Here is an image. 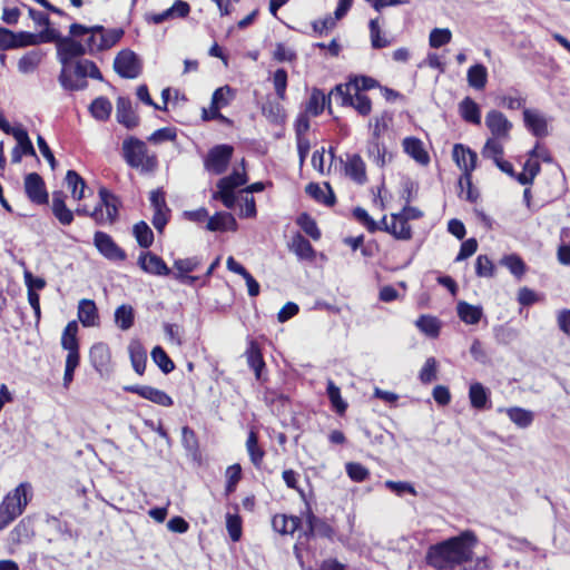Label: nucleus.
Listing matches in <instances>:
<instances>
[{
	"instance_id": "obj_1",
	"label": "nucleus",
	"mask_w": 570,
	"mask_h": 570,
	"mask_svg": "<svg viewBox=\"0 0 570 570\" xmlns=\"http://www.w3.org/2000/svg\"><path fill=\"white\" fill-rule=\"evenodd\" d=\"M478 538L465 530L439 543L430 546V567L439 570L452 569L472 559Z\"/></svg>"
},
{
	"instance_id": "obj_2",
	"label": "nucleus",
	"mask_w": 570,
	"mask_h": 570,
	"mask_svg": "<svg viewBox=\"0 0 570 570\" xmlns=\"http://www.w3.org/2000/svg\"><path fill=\"white\" fill-rule=\"evenodd\" d=\"M122 157L128 166L141 168L144 173L154 171L158 165L156 156L147 154L146 144L132 136L122 141Z\"/></svg>"
},
{
	"instance_id": "obj_3",
	"label": "nucleus",
	"mask_w": 570,
	"mask_h": 570,
	"mask_svg": "<svg viewBox=\"0 0 570 570\" xmlns=\"http://www.w3.org/2000/svg\"><path fill=\"white\" fill-rule=\"evenodd\" d=\"M330 100H335L343 107H353L361 116H368L372 110L371 99L362 94L355 92L346 85H336L328 95Z\"/></svg>"
},
{
	"instance_id": "obj_4",
	"label": "nucleus",
	"mask_w": 570,
	"mask_h": 570,
	"mask_svg": "<svg viewBox=\"0 0 570 570\" xmlns=\"http://www.w3.org/2000/svg\"><path fill=\"white\" fill-rule=\"evenodd\" d=\"M234 148L230 145H217L209 149L205 160V169L215 175L226 171L232 159Z\"/></svg>"
},
{
	"instance_id": "obj_5",
	"label": "nucleus",
	"mask_w": 570,
	"mask_h": 570,
	"mask_svg": "<svg viewBox=\"0 0 570 570\" xmlns=\"http://www.w3.org/2000/svg\"><path fill=\"white\" fill-rule=\"evenodd\" d=\"M114 69L121 78L135 79L141 72V63L134 51L125 49L116 56Z\"/></svg>"
},
{
	"instance_id": "obj_6",
	"label": "nucleus",
	"mask_w": 570,
	"mask_h": 570,
	"mask_svg": "<svg viewBox=\"0 0 570 570\" xmlns=\"http://www.w3.org/2000/svg\"><path fill=\"white\" fill-rule=\"evenodd\" d=\"M30 490L31 485L29 483H20L13 491L6 495L0 507L11 512V515L18 518L29 502Z\"/></svg>"
},
{
	"instance_id": "obj_7",
	"label": "nucleus",
	"mask_w": 570,
	"mask_h": 570,
	"mask_svg": "<svg viewBox=\"0 0 570 570\" xmlns=\"http://www.w3.org/2000/svg\"><path fill=\"white\" fill-rule=\"evenodd\" d=\"M94 245L97 250L107 259L112 262H122L127 255L122 248H120L112 237L105 232H96L94 235Z\"/></svg>"
},
{
	"instance_id": "obj_8",
	"label": "nucleus",
	"mask_w": 570,
	"mask_h": 570,
	"mask_svg": "<svg viewBox=\"0 0 570 570\" xmlns=\"http://www.w3.org/2000/svg\"><path fill=\"white\" fill-rule=\"evenodd\" d=\"M24 193L28 199L36 205H47L49 202L45 180L38 173L24 176Z\"/></svg>"
},
{
	"instance_id": "obj_9",
	"label": "nucleus",
	"mask_w": 570,
	"mask_h": 570,
	"mask_svg": "<svg viewBox=\"0 0 570 570\" xmlns=\"http://www.w3.org/2000/svg\"><path fill=\"white\" fill-rule=\"evenodd\" d=\"M485 126L492 134L491 138L508 139L512 122L499 110L492 109L485 116Z\"/></svg>"
},
{
	"instance_id": "obj_10",
	"label": "nucleus",
	"mask_w": 570,
	"mask_h": 570,
	"mask_svg": "<svg viewBox=\"0 0 570 570\" xmlns=\"http://www.w3.org/2000/svg\"><path fill=\"white\" fill-rule=\"evenodd\" d=\"M86 52V46L73 40L71 37H63L57 46V56L62 68H70L69 62L73 58L83 56Z\"/></svg>"
},
{
	"instance_id": "obj_11",
	"label": "nucleus",
	"mask_w": 570,
	"mask_h": 570,
	"mask_svg": "<svg viewBox=\"0 0 570 570\" xmlns=\"http://www.w3.org/2000/svg\"><path fill=\"white\" fill-rule=\"evenodd\" d=\"M452 155L459 168L462 169L464 180H469L470 174H472L476 167L478 154L462 144H455Z\"/></svg>"
},
{
	"instance_id": "obj_12",
	"label": "nucleus",
	"mask_w": 570,
	"mask_h": 570,
	"mask_svg": "<svg viewBox=\"0 0 570 570\" xmlns=\"http://www.w3.org/2000/svg\"><path fill=\"white\" fill-rule=\"evenodd\" d=\"M124 390L165 407L174 404L173 399L166 392L149 385H127Z\"/></svg>"
},
{
	"instance_id": "obj_13",
	"label": "nucleus",
	"mask_w": 570,
	"mask_h": 570,
	"mask_svg": "<svg viewBox=\"0 0 570 570\" xmlns=\"http://www.w3.org/2000/svg\"><path fill=\"white\" fill-rule=\"evenodd\" d=\"M306 523L307 530L304 532V535L307 539L312 537H320L328 540L334 539V528L325 519L316 517L311 510L307 512Z\"/></svg>"
},
{
	"instance_id": "obj_14",
	"label": "nucleus",
	"mask_w": 570,
	"mask_h": 570,
	"mask_svg": "<svg viewBox=\"0 0 570 570\" xmlns=\"http://www.w3.org/2000/svg\"><path fill=\"white\" fill-rule=\"evenodd\" d=\"M138 265L147 274L157 276H168L170 274V268L165 261L151 252H141L138 257Z\"/></svg>"
},
{
	"instance_id": "obj_15",
	"label": "nucleus",
	"mask_w": 570,
	"mask_h": 570,
	"mask_svg": "<svg viewBox=\"0 0 570 570\" xmlns=\"http://www.w3.org/2000/svg\"><path fill=\"white\" fill-rule=\"evenodd\" d=\"M523 122L525 128L538 138L548 135V124L546 118L537 110L529 108L523 109Z\"/></svg>"
},
{
	"instance_id": "obj_16",
	"label": "nucleus",
	"mask_w": 570,
	"mask_h": 570,
	"mask_svg": "<svg viewBox=\"0 0 570 570\" xmlns=\"http://www.w3.org/2000/svg\"><path fill=\"white\" fill-rule=\"evenodd\" d=\"M116 107V118L119 124L124 125L127 129L138 126L139 117L132 110L131 101L128 97H119Z\"/></svg>"
},
{
	"instance_id": "obj_17",
	"label": "nucleus",
	"mask_w": 570,
	"mask_h": 570,
	"mask_svg": "<svg viewBox=\"0 0 570 570\" xmlns=\"http://www.w3.org/2000/svg\"><path fill=\"white\" fill-rule=\"evenodd\" d=\"M66 198V194L61 190L53 191L52 194V214L63 226L70 225L73 222L75 216V213L67 207Z\"/></svg>"
},
{
	"instance_id": "obj_18",
	"label": "nucleus",
	"mask_w": 570,
	"mask_h": 570,
	"mask_svg": "<svg viewBox=\"0 0 570 570\" xmlns=\"http://www.w3.org/2000/svg\"><path fill=\"white\" fill-rule=\"evenodd\" d=\"M89 357L91 365L100 375L108 372L111 356L110 350L106 343H96L92 345Z\"/></svg>"
},
{
	"instance_id": "obj_19",
	"label": "nucleus",
	"mask_w": 570,
	"mask_h": 570,
	"mask_svg": "<svg viewBox=\"0 0 570 570\" xmlns=\"http://www.w3.org/2000/svg\"><path fill=\"white\" fill-rule=\"evenodd\" d=\"M490 390L480 382H474L469 389V399L471 406L478 411H484L491 407Z\"/></svg>"
},
{
	"instance_id": "obj_20",
	"label": "nucleus",
	"mask_w": 570,
	"mask_h": 570,
	"mask_svg": "<svg viewBox=\"0 0 570 570\" xmlns=\"http://www.w3.org/2000/svg\"><path fill=\"white\" fill-rule=\"evenodd\" d=\"M459 114L465 122L475 126L481 125V108L470 96L464 97L460 101Z\"/></svg>"
},
{
	"instance_id": "obj_21",
	"label": "nucleus",
	"mask_w": 570,
	"mask_h": 570,
	"mask_svg": "<svg viewBox=\"0 0 570 570\" xmlns=\"http://www.w3.org/2000/svg\"><path fill=\"white\" fill-rule=\"evenodd\" d=\"M206 229L209 232L236 230L237 222L228 212H219L207 220Z\"/></svg>"
},
{
	"instance_id": "obj_22",
	"label": "nucleus",
	"mask_w": 570,
	"mask_h": 570,
	"mask_svg": "<svg viewBox=\"0 0 570 570\" xmlns=\"http://www.w3.org/2000/svg\"><path fill=\"white\" fill-rule=\"evenodd\" d=\"M456 313L459 318L465 324L476 325L483 316V308L480 305H472L465 301H460L456 304Z\"/></svg>"
},
{
	"instance_id": "obj_23",
	"label": "nucleus",
	"mask_w": 570,
	"mask_h": 570,
	"mask_svg": "<svg viewBox=\"0 0 570 570\" xmlns=\"http://www.w3.org/2000/svg\"><path fill=\"white\" fill-rule=\"evenodd\" d=\"M100 205L106 208V219L109 224L116 222L120 202L118 197L106 188L99 189Z\"/></svg>"
},
{
	"instance_id": "obj_24",
	"label": "nucleus",
	"mask_w": 570,
	"mask_h": 570,
	"mask_svg": "<svg viewBox=\"0 0 570 570\" xmlns=\"http://www.w3.org/2000/svg\"><path fill=\"white\" fill-rule=\"evenodd\" d=\"M466 80L471 88L475 90H483L488 82V69L481 63L472 65L466 72Z\"/></svg>"
},
{
	"instance_id": "obj_25",
	"label": "nucleus",
	"mask_w": 570,
	"mask_h": 570,
	"mask_svg": "<svg viewBox=\"0 0 570 570\" xmlns=\"http://www.w3.org/2000/svg\"><path fill=\"white\" fill-rule=\"evenodd\" d=\"M404 151L421 165H428V151L423 147L422 140L415 137H406L403 140Z\"/></svg>"
},
{
	"instance_id": "obj_26",
	"label": "nucleus",
	"mask_w": 570,
	"mask_h": 570,
	"mask_svg": "<svg viewBox=\"0 0 570 570\" xmlns=\"http://www.w3.org/2000/svg\"><path fill=\"white\" fill-rule=\"evenodd\" d=\"M78 318L86 327L97 324L98 311L94 301L83 298L79 302Z\"/></svg>"
},
{
	"instance_id": "obj_27",
	"label": "nucleus",
	"mask_w": 570,
	"mask_h": 570,
	"mask_svg": "<svg viewBox=\"0 0 570 570\" xmlns=\"http://www.w3.org/2000/svg\"><path fill=\"white\" fill-rule=\"evenodd\" d=\"M128 352L134 371L137 374L142 375L147 363L146 350L139 342L134 341L129 344Z\"/></svg>"
},
{
	"instance_id": "obj_28",
	"label": "nucleus",
	"mask_w": 570,
	"mask_h": 570,
	"mask_svg": "<svg viewBox=\"0 0 570 570\" xmlns=\"http://www.w3.org/2000/svg\"><path fill=\"white\" fill-rule=\"evenodd\" d=\"M298 517H287L286 514H277L273 518V529L282 534H293L301 527Z\"/></svg>"
},
{
	"instance_id": "obj_29",
	"label": "nucleus",
	"mask_w": 570,
	"mask_h": 570,
	"mask_svg": "<svg viewBox=\"0 0 570 570\" xmlns=\"http://www.w3.org/2000/svg\"><path fill=\"white\" fill-rule=\"evenodd\" d=\"M331 102L332 100L328 99V96L326 97L322 90L315 88L311 94L306 106V111L309 115L316 117L323 112L325 106L327 105L328 111L332 112Z\"/></svg>"
},
{
	"instance_id": "obj_30",
	"label": "nucleus",
	"mask_w": 570,
	"mask_h": 570,
	"mask_svg": "<svg viewBox=\"0 0 570 570\" xmlns=\"http://www.w3.org/2000/svg\"><path fill=\"white\" fill-rule=\"evenodd\" d=\"M345 173L357 184H363L366 180L365 164L360 155L354 154L348 157L345 165Z\"/></svg>"
},
{
	"instance_id": "obj_31",
	"label": "nucleus",
	"mask_w": 570,
	"mask_h": 570,
	"mask_svg": "<svg viewBox=\"0 0 570 570\" xmlns=\"http://www.w3.org/2000/svg\"><path fill=\"white\" fill-rule=\"evenodd\" d=\"M58 81L68 91L85 90L88 87L86 78L75 77L70 68H61Z\"/></svg>"
},
{
	"instance_id": "obj_32",
	"label": "nucleus",
	"mask_w": 570,
	"mask_h": 570,
	"mask_svg": "<svg viewBox=\"0 0 570 570\" xmlns=\"http://www.w3.org/2000/svg\"><path fill=\"white\" fill-rule=\"evenodd\" d=\"M289 249L294 252L299 259H313L315 256V250L309 240L299 233L293 236Z\"/></svg>"
},
{
	"instance_id": "obj_33",
	"label": "nucleus",
	"mask_w": 570,
	"mask_h": 570,
	"mask_svg": "<svg viewBox=\"0 0 570 570\" xmlns=\"http://www.w3.org/2000/svg\"><path fill=\"white\" fill-rule=\"evenodd\" d=\"M386 232L399 239H409L411 237L410 225L401 214H393L390 225H386Z\"/></svg>"
},
{
	"instance_id": "obj_34",
	"label": "nucleus",
	"mask_w": 570,
	"mask_h": 570,
	"mask_svg": "<svg viewBox=\"0 0 570 570\" xmlns=\"http://www.w3.org/2000/svg\"><path fill=\"white\" fill-rule=\"evenodd\" d=\"M77 78H87L102 81L104 77L97 65L88 59L78 60L75 65L73 71H71Z\"/></svg>"
},
{
	"instance_id": "obj_35",
	"label": "nucleus",
	"mask_w": 570,
	"mask_h": 570,
	"mask_svg": "<svg viewBox=\"0 0 570 570\" xmlns=\"http://www.w3.org/2000/svg\"><path fill=\"white\" fill-rule=\"evenodd\" d=\"M246 450L248 452L253 465L256 469H261L263 459L265 456V451L258 445L257 433L253 430H250L248 433V438L246 441Z\"/></svg>"
},
{
	"instance_id": "obj_36",
	"label": "nucleus",
	"mask_w": 570,
	"mask_h": 570,
	"mask_svg": "<svg viewBox=\"0 0 570 570\" xmlns=\"http://www.w3.org/2000/svg\"><path fill=\"white\" fill-rule=\"evenodd\" d=\"M325 187L327 189V195H325V191L316 183H309L306 186L305 191L307 195H309L315 200L323 203L326 206H333L336 202L334 191L328 183H325Z\"/></svg>"
},
{
	"instance_id": "obj_37",
	"label": "nucleus",
	"mask_w": 570,
	"mask_h": 570,
	"mask_svg": "<svg viewBox=\"0 0 570 570\" xmlns=\"http://www.w3.org/2000/svg\"><path fill=\"white\" fill-rule=\"evenodd\" d=\"M507 414L509 419L520 429L529 428L534 420V414L532 411L519 406L507 409Z\"/></svg>"
},
{
	"instance_id": "obj_38",
	"label": "nucleus",
	"mask_w": 570,
	"mask_h": 570,
	"mask_svg": "<svg viewBox=\"0 0 570 570\" xmlns=\"http://www.w3.org/2000/svg\"><path fill=\"white\" fill-rule=\"evenodd\" d=\"M246 356H247V363H248L249 367L254 371L256 379L261 380L262 371L265 367V362H264L263 355L261 353V350L256 343L250 342V344L246 351Z\"/></svg>"
},
{
	"instance_id": "obj_39",
	"label": "nucleus",
	"mask_w": 570,
	"mask_h": 570,
	"mask_svg": "<svg viewBox=\"0 0 570 570\" xmlns=\"http://www.w3.org/2000/svg\"><path fill=\"white\" fill-rule=\"evenodd\" d=\"M9 135L13 136V138L17 140L16 147L19 148L24 156H37L35 147L29 138L28 131L24 128H22L21 126L14 127V129Z\"/></svg>"
},
{
	"instance_id": "obj_40",
	"label": "nucleus",
	"mask_w": 570,
	"mask_h": 570,
	"mask_svg": "<svg viewBox=\"0 0 570 570\" xmlns=\"http://www.w3.org/2000/svg\"><path fill=\"white\" fill-rule=\"evenodd\" d=\"M43 53L40 50H30L18 61V70L21 73L33 72L41 62Z\"/></svg>"
},
{
	"instance_id": "obj_41",
	"label": "nucleus",
	"mask_w": 570,
	"mask_h": 570,
	"mask_svg": "<svg viewBox=\"0 0 570 570\" xmlns=\"http://www.w3.org/2000/svg\"><path fill=\"white\" fill-rule=\"evenodd\" d=\"M66 183L68 187L71 189L72 198L76 200H81L85 198V188L86 181L75 170H68L66 175Z\"/></svg>"
},
{
	"instance_id": "obj_42",
	"label": "nucleus",
	"mask_w": 570,
	"mask_h": 570,
	"mask_svg": "<svg viewBox=\"0 0 570 570\" xmlns=\"http://www.w3.org/2000/svg\"><path fill=\"white\" fill-rule=\"evenodd\" d=\"M132 234L142 248H149L154 242V233L146 222L140 220L132 227Z\"/></svg>"
},
{
	"instance_id": "obj_43",
	"label": "nucleus",
	"mask_w": 570,
	"mask_h": 570,
	"mask_svg": "<svg viewBox=\"0 0 570 570\" xmlns=\"http://www.w3.org/2000/svg\"><path fill=\"white\" fill-rule=\"evenodd\" d=\"M89 110L94 118L104 121L110 117L112 106L107 98L98 97L90 104Z\"/></svg>"
},
{
	"instance_id": "obj_44",
	"label": "nucleus",
	"mask_w": 570,
	"mask_h": 570,
	"mask_svg": "<svg viewBox=\"0 0 570 570\" xmlns=\"http://www.w3.org/2000/svg\"><path fill=\"white\" fill-rule=\"evenodd\" d=\"M500 264L505 266L511 272V274L518 278L523 276L527 269L525 263L517 254L504 255L501 258Z\"/></svg>"
},
{
	"instance_id": "obj_45",
	"label": "nucleus",
	"mask_w": 570,
	"mask_h": 570,
	"mask_svg": "<svg viewBox=\"0 0 570 570\" xmlns=\"http://www.w3.org/2000/svg\"><path fill=\"white\" fill-rule=\"evenodd\" d=\"M115 321L122 331L129 330L135 321L134 308L130 305H120L115 311Z\"/></svg>"
},
{
	"instance_id": "obj_46",
	"label": "nucleus",
	"mask_w": 570,
	"mask_h": 570,
	"mask_svg": "<svg viewBox=\"0 0 570 570\" xmlns=\"http://www.w3.org/2000/svg\"><path fill=\"white\" fill-rule=\"evenodd\" d=\"M150 355L153 361L156 363V365L161 370L164 374H169L175 370L174 362L170 360V357L167 355V353L161 346H155Z\"/></svg>"
},
{
	"instance_id": "obj_47",
	"label": "nucleus",
	"mask_w": 570,
	"mask_h": 570,
	"mask_svg": "<svg viewBox=\"0 0 570 570\" xmlns=\"http://www.w3.org/2000/svg\"><path fill=\"white\" fill-rule=\"evenodd\" d=\"M247 183L246 173H239L234 170L230 175L220 178L217 181L218 189H230L234 190L237 187H240Z\"/></svg>"
},
{
	"instance_id": "obj_48",
	"label": "nucleus",
	"mask_w": 570,
	"mask_h": 570,
	"mask_svg": "<svg viewBox=\"0 0 570 570\" xmlns=\"http://www.w3.org/2000/svg\"><path fill=\"white\" fill-rule=\"evenodd\" d=\"M499 140L500 139L488 138L481 151L484 158L493 160L494 164L501 160L504 154L503 146Z\"/></svg>"
},
{
	"instance_id": "obj_49",
	"label": "nucleus",
	"mask_w": 570,
	"mask_h": 570,
	"mask_svg": "<svg viewBox=\"0 0 570 570\" xmlns=\"http://www.w3.org/2000/svg\"><path fill=\"white\" fill-rule=\"evenodd\" d=\"M384 487L400 498H405L407 494L416 497L417 492L413 484L406 481H392L384 482Z\"/></svg>"
},
{
	"instance_id": "obj_50",
	"label": "nucleus",
	"mask_w": 570,
	"mask_h": 570,
	"mask_svg": "<svg viewBox=\"0 0 570 570\" xmlns=\"http://www.w3.org/2000/svg\"><path fill=\"white\" fill-rule=\"evenodd\" d=\"M326 392L336 413L340 415L344 414L347 409V403L341 397L340 387L336 386L333 381H328Z\"/></svg>"
},
{
	"instance_id": "obj_51",
	"label": "nucleus",
	"mask_w": 570,
	"mask_h": 570,
	"mask_svg": "<svg viewBox=\"0 0 570 570\" xmlns=\"http://www.w3.org/2000/svg\"><path fill=\"white\" fill-rule=\"evenodd\" d=\"M296 223L312 239L318 240L321 238V232L316 222L307 213H302L297 217Z\"/></svg>"
},
{
	"instance_id": "obj_52",
	"label": "nucleus",
	"mask_w": 570,
	"mask_h": 570,
	"mask_svg": "<svg viewBox=\"0 0 570 570\" xmlns=\"http://www.w3.org/2000/svg\"><path fill=\"white\" fill-rule=\"evenodd\" d=\"M495 274V265L488 255H479L475 259V275L491 278Z\"/></svg>"
},
{
	"instance_id": "obj_53",
	"label": "nucleus",
	"mask_w": 570,
	"mask_h": 570,
	"mask_svg": "<svg viewBox=\"0 0 570 570\" xmlns=\"http://www.w3.org/2000/svg\"><path fill=\"white\" fill-rule=\"evenodd\" d=\"M124 36L122 29H109L101 35L99 43L97 45L98 51L107 50L114 47Z\"/></svg>"
},
{
	"instance_id": "obj_54",
	"label": "nucleus",
	"mask_w": 570,
	"mask_h": 570,
	"mask_svg": "<svg viewBox=\"0 0 570 570\" xmlns=\"http://www.w3.org/2000/svg\"><path fill=\"white\" fill-rule=\"evenodd\" d=\"M345 85L355 92H362L380 86L377 80L367 76H356Z\"/></svg>"
},
{
	"instance_id": "obj_55",
	"label": "nucleus",
	"mask_w": 570,
	"mask_h": 570,
	"mask_svg": "<svg viewBox=\"0 0 570 570\" xmlns=\"http://www.w3.org/2000/svg\"><path fill=\"white\" fill-rule=\"evenodd\" d=\"M371 45L374 49L389 47L391 41L386 37L381 36V29L377 19H372L368 23Z\"/></svg>"
},
{
	"instance_id": "obj_56",
	"label": "nucleus",
	"mask_w": 570,
	"mask_h": 570,
	"mask_svg": "<svg viewBox=\"0 0 570 570\" xmlns=\"http://www.w3.org/2000/svg\"><path fill=\"white\" fill-rule=\"evenodd\" d=\"M202 259L198 256L188 258H178L174 262V267L177 269L176 275H185L196 271L202 265Z\"/></svg>"
},
{
	"instance_id": "obj_57",
	"label": "nucleus",
	"mask_w": 570,
	"mask_h": 570,
	"mask_svg": "<svg viewBox=\"0 0 570 570\" xmlns=\"http://www.w3.org/2000/svg\"><path fill=\"white\" fill-rule=\"evenodd\" d=\"M452 32L449 28H434L430 31V48H440L449 43Z\"/></svg>"
},
{
	"instance_id": "obj_58",
	"label": "nucleus",
	"mask_w": 570,
	"mask_h": 570,
	"mask_svg": "<svg viewBox=\"0 0 570 570\" xmlns=\"http://www.w3.org/2000/svg\"><path fill=\"white\" fill-rule=\"evenodd\" d=\"M273 83L277 97L284 100L286 98L287 88V71L284 68H279L274 72Z\"/></svg>"
},
{
	"instance_id": "obj_59",
	"label": "nucleus",
	"mask_w": 570,
	"mask_h": 570,
	"mask_svg": "<svg viewBox=\"0 0 570 570\" xmlns=\"http://www.w3.org/2000/svg\"><path fill=\"white\" fill-rule=\"evenodd\" d=\"M226 528L230 539L234 542L239 541L242 537V519L237 514L227 513L226 515Z\"/></svg>"
},
{
	"instance_id": "obj_60",
	"label": "nucleus",
	"mask_w": 570,
	"mask_h": 570,
	"mask_svg": "<svg viewBox=\"0 0 570 570\" xmlns=\"http://www.w3.org/2000/svg\"><path fill=\"white\" fill-rule=\"evenodd\" d=\"M227 95L234 96V90L229 86H223L217 88L212 96V104L215 105V109H220L229 104Z\"/></svg>"
},
{
	"instance_id": "obj_61",
	"label": "nucleus",
	"mask_w": 570,
	"mask_h": 570,
	"mask_svg": "<svg viewBox=\"0 0 570 570\" xmlns=\"http://www.w3.org/2000/svg\"><path fill=\"white\" fill-rule=\"evenodd\" d=\"M346 473L354 482H362L368 478V470L361 463L350 462L346 464Z\"/></svg>"
},
{
	"instance_id": "obj_62",
	"label": "nucleus",
	"mask_w": 570,
	"mask_h": 570,
	"mask_svg": "<svg viewBox=\"0 0 570 570\" xmlns=\"http://www.w3.org/2000/svg\"><path fill=\"white\" fill-rule=\"evenodd\" d=\"M478 249V240L474 237L462 242L460 250L455 257V262H462L471 257Z\"/></svg>"
},
{
	"instance_id": "obj_63",
	"label": "nucleus",
	"mask_w": 570,
	"mask_h": 570,
	"mask_svg": "<svg viewBox=\"0 0 570 570\" xmlns=\"http://www.w3.org/2000/svg\"><path fill=\"white\" fill-rule=\"evenodd\" d=\"M263 115L273 122H279L283 118L282 107L278 102L267 101L262 107Z\"/></svg>"
},
{
	"instance_id": "obj_64",
	"label": "nucleus",
	"mask_w": 570,
	"mask_h": 570,
	"mask_svg": "<svg viewBox=\"0 0 570 570\" xmlns=\"http://www.w3.org/2000/svg\"><path fill=\"white\" fill-rule=\"evenodd\" d=\"M174 139H176V130L170 127L157 129L148 137V141L153 144H161Z\"/></svg>"
}]
</instances>
